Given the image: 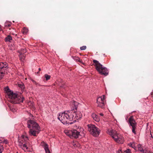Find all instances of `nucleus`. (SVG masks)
<instances>
[{
    "label": "nucleus",
    "instance_id": "412c9836",
    "mask_svg": "<svg viewBox=\"0 0 153 153\" xmlns=\"http://www.w3.org/2000/svg\"><path fill=\"white\" fill-rule=\"evenodd\" d=\"M74 59L75 60H76V61L79 62H80L81 63L82 62L80 60V59L79 57H74Z\"/></svg>",
    "mask_w": 153,
    "mask_h": 153
},
{
    "label": "nucleus",
    "instance_id": "393cba45",
    "mask_svg": "<svg viewBox=\"0 0 153 153\" xmlns=\"http://www.w3.org/2000/svg\"><path fill=\"white\" fill-rule=\"evenodd\" d=\"M3 150L2 146L0 144V153H1Z\"/></svg>",
    "mask_w": 153,
    "mask_h": 153
},
{
    "label": "nucleus",
    "instance_id": "c85d7f7f",
    "mask_svg": "<svg viewBox=\"0 0 153 153\" xmlns=\"http://www.w3.org/2000/svg\"><path fill=\"white\" fill-rule=\"evenodd\" d=\"M10 110L12 111L13 112H14L15 111V109H14L13 108H11L10 107Z\"/></svg>",
    "mask_w": 153,
    "mask_h": 153
},
{
    "label": "nucleus",
    "instance_id": "0eeeda50",
    "mask_svg": "<svg viewBox=\"0 0 153 153\" xmlns=\"http://www.w3.org/2000/svg\"><path fill=\"white\" fill-rule=\"evenodd\" d=\"M88 131L93 136L97 137L99 135L100 132V131L94 125H88Z\"/></svg>",
    "mask_w": 153,
    "mask_h": 153
},
{
    "label": "nucleus",
    "instance_id": "f3484780",
    "mask_svg": "<svg viewBox=\"0 0 153 153\" xmlns=\"http://www.w3.org/2000/svg\"><path fill=\"white\" fill-rule=\"evenodd\" d=\"M11 22L7 21L4 24V26L7 27H9L11 26Z\"/></svg>",
    "mask_w": 153,
    "mask_h": 153
},
{
    "label": "nucleus",
    "instance_id": "5701e85b",
    "mask_svg": "<svg viewBox=\"0 0 153 153\" xmlns=\"http://www.w3.org/2000/svg\"><path fill=\"white\" fill-rule=\"evenodd\" d=\"M20 58L21 60L22 61H23L25 59V56H22V55H20Z\"/></svg>",
    "mask_w": 153,
    "mask_h": 153
},
{
    "label": "nucleus",
    "instance_id": "9d476101",
    "mask_svg": "<svg viewBox=\"0 0 153 153\" xmlns=\"http://www.w3.org/2000/svg\"><path fill=\"white\" fill-rule=\"evenodd\" d=\"M105 95H103L102 96L98 98L97 103V106L101 108H103L105 105Z\"/></svg>",
    "mask_w": 153,
    "mask_h": 153
},
{
    "label": "nucleus",
    "instance_id": "4468645a",
    "mask_svg": "<svg viewBox=\"0 0 153 153\" xmlns=\"http://www.w3.org/2000/svg\"><path fill=\"white\" fill-rule=\"evenodd\" d=\"M91 117L95 121L99 122L100 120V118L99 117L95 114L93 113L91 114Z\"/></svg>",
    "mask_w": 153,
    "mask_h": 153
},
{
    "label": "nucleus",
    "instance_id": "6ab92c4d",
    "mask_svg": "<svg viewBox=\"0 0 153 153\" xmlns=\"http://www.w3.org/2000/svg\"><path fill=\"white\" fill-rule=\"evenodd\" d=\"M26 52V51L25 49H21L20 51L19 52L20 53V55H21L23 54H24Z\"/></svg>",
    "mask_w": 153,
    "mask_h": 153
},
{
    "label": "nucleus",
    "instance_id": "2f4dec72",
    "mask_svg": "<svg viewBox=\"0 0 153 153\" xmlns=\"http://www.w3.org/2000/svg\"><path fill=\"white\" fill-rule=\"evenodd\" d=\"M32 81L33 82V83H34L35 84L36 83V82L35 81H34V80H32Z\"/></svg>",
    "mask_w": 153,
    "mask_h": 153
},
{
    "label": "nucleus",
    "instance_id": "ddd939ff",
    "mask_svg": "<svg viewBox=\"0 0 153 153\" xmlns=\"http://www.w3.org/2000/svg\"><path fill=\"white\" fill-rule=\"evenodd\" d=\"M41 145L44 147L46 153H51L49 149L48 146L47 144L43 142L41 143Z\"/></svg>",
    "mask_w": 153,
    "mask_h": 153
},
{
    "label": "nucleus",
    "instance_id": "2eb2a0df",
    "mask_svg": "<svg viewBox=\"0 0 153 153\" xmlns=\"http://www.w3.org/2000/svg\"><path fill=\"white\" fill-rule=\"evenodd\" d=\"M65 133L67 136L72 138V130H65Z\"/></svg>",
    "mask_w": 153,
    "mask_h": 153
},
{
    "label": "nucleus",
    "instance_id": "c756f323",
    "mask_svg": "<svg viewBox=\"0 0 153 153\" xmlns=\"http://www.w3.org/2000/svg\"><path fill=\"white\" fill-rule=\"evenodd\" d=\"M131 146L133 148H134V149H135V146H134V144H131Z\"/></svg>",
    "mask_w": 153,
    "mask_h": 153
},
{
    "label": "nucleus",
    "instance_id": "cd10ccee",
    "mask_svg": "<svg viewBox=\"0 0 153 153\" xmlns=\"http://www.w3.org/2000/svg\"><path fill=\"white\" fill-rule=\"evenodd\" d=\"M3 143L7 144L8 143V141L7 140H5L3 141Z\"/></svg>",
    "mask_w": 153,
    "mask_h": 153
},
{
    "label": "nucleus",
    "instance_id": "72a5a7b5",
    "mask_svg": "<svg viewBox=\"0 0 153 153\" xmlns=\"http://www.w3.org/2000/svg\"><path fill=\"white\" fill-rule=\"evenodd\" d=\"M35 84L36 85H39V84L38 83H37L36 84Z\"/></svg>",
    "mask_w": 153,
    "mask_h": 153
},
{
    "label": "nucleus",
    "instance_id": "f03ea898",
    "mask_svg": "<svg viewBox=\"0 0 153 153\" xmlns=\"http://www.w3.org/2000/svg\"><path fill=\"white\" fill-rule=\"evenodd\" d=\"M73 112L70 110L65 111L64 112L60 113L58 117V119L63 124H71L73 117Z\"/></svg>",
    "mask_w": 153,
    "mask_h": 153
},
{
    "label": "nucleus",
    "instance_id": "dca6fc26",
    "mask_svg": "<svg viewBox=\"0 0 153 153\" xmlns=\"http://www.w3.org/2000/svg\"><path fill=\"white\" fill-rule=\"evenodd\" d=\"M12 39V37L10 35H8L5 38V40L6 42H11Z\"/></svg>",
    "mask_w": 153,
    "mask_h": 153
},
{
    "label": "nucleus",
    "instance_id": "1a4fd4ad",
    "mask_svg": "<svg viewBox=\"0 0 153 153\" xmlns=\"http://www.w3.org/2000/svg\"><path fill=\"white\" fill-rule=\"evenodd\" d=\"M128 122L130 126L132 127V132L134 133V134H136V132L135 131V129L136 128L137 123L132 116H131L130 117L128 120Z\"/></svg>",
    "mask_w": 153,
    "mask_h": 153
},
{
    "label": "nucleus",
    "instance_id": "7ed1b4c3",
    "mask_svg": "<svg viewBox=\"0 0 153 153\" xmlns=\"http://www.w3.org/2000/svg\"><path fill=\"white\" fill-rule=\"evenodd\" d=\"M27 127L30 128L32 127V129L30 128L29 131V134L31 136H36L39 133L40 127L37 123L33 120H30L27 122Z\"/></svg>",
    "mask_w": 153,
    "mask_h": 153
},
{
    "label": "nucleus",
    "instance_id": "f257e3e1",
    "mask_svg": "<svg viewBox=\"0 0 153 153\" xmlns=\"http://www.w3.org/2000/svg\"><path fill=\"white\" fill-rule=\"evenodd\" d=\"M4 90L7 93L9 98V101L10 102L14 104H17L23 102L24 98L21 94L19 93L17 94L14 93L13 91H10L8 87L5 88Z\"/></svg>",
    "mask_w": 153,
    "mask_h": 153
},
{
    "label": "nucleus",
    "instance_id": "bb28decb",
    "mask_svg": "<svg viewBox=\"0 0 153 153\" xmlns=\"http://www.w3.org/2000/svg\"><path fill=\"white\" fill-rule=\"evenodd\" d=\"M19 86L22 89L24 88V85L23 84H19Z\"/></svg>",
    "mask_w": 153,
    "mask_h": 153
},
{
    "label": "nucleus",
    "instance_id": "aec40b11",
    "mask_svg": "<svg viewBox=\"0 0 153 153\" xmlns=\"http://www.w3.org/2000/svg\"><path fill=\"white\" fill-rule=\"evenodd\" d=\"M138 147L139 151L141 152L144 153V150H143V149L141 147V145H138Z\"/></svg>",
    "mask_w": 153,
    "mask_h": 153
},
{
    "label": "nucleus",
    "instance_id": "39448f33",
    "mask_svg": "<svg viewBox=\"0 0 153 153\" xmlns=\"http://www.w3.org/2000/svg\"><path fill=\"white\" fill-rule=\"evenodd\" d=\"M73 105H74V108L70 110L71 111H72L73 113V120L74 122H76V120L80 119L82 117V113L79 111H77V102L75 101H74L72 103Z\"/></svg>",
    "mask_w": 153,
    "mask_h": 153
},
{
    "label": "nucleus",
    "instance_id": "4be33fe9",
    "mask_svg": "<svg viewBox=\"0 0 153 153\" xmlns=\"http://www.w3.org/2000/svg\"><path fill=\"white\" fill-rule=\"evenodd\" d=\"M45 76L46 80H48L50 79L51 76L50 75H48L47 74H45Z\"/></svg>",
    "mask_w": 153,
    "mask_h": 153
},
{
    "label": "nucleus",
    "instance_id": "20e7f679",
    "mask_svg": "<svg viewBox=\"0 0 153 153\" xmlns=\"http://www.w3.org/2000/svg\"><path fill=\"white\" fill-rule=\"evenodd\" d=\"M93 62L94 64L96 70L101 75L105 76H107L108 74V71L105 67H103L99 62L97 60H94Z\"/></svg>",
    "mask_w": 153,
    "mask_h": 153
},
{
    "label": "nucleus",
    "instance_id": "9b49d317",
    "mask_svg": "<svg viewBox=\"0 0 153 153\" xmlns=\"http://www.w3.org/2000/svg\"><path fill=\"white\" fill-rule=\"evenodd\" d=\"M79 130H72V138H77L79 137V136H81L82 132L81 131V130L80 131H79Z\"/></svg>",
    "mask_w": 153,
    "mask_h": 153
},
{
    "label": "nucleus",
    "instance_id": "f8f14e48",
    "mask_svg": "<svg viewBox=\"0 0 153 153\" xmlns=\"http://www.w3.org/2000/svg\"><path fill=\"white\" fill-rule=\"evenodd\" d=\"M28 140V138L27 136H25L24 135H22L21 138L19 140V145L22 146L23 143H26Z\"/></svg>",
    "mask_w": 153,
    "mask_h": 153
},
{
    "label": "nucleus",
    "instance_id": "a211bd4d",
    "mask_svg": "<svg viewBox=\"0 0 153 153\" xmlns=\"http://www.w3.org/2000/svg\"><path fill=\"white\" fill-rule=\"evenodd\" d=\"M21 147H22L24 150H27L28 149L26 143H23V145Z\"/></svg>",
    "mask_w": 153,
    "mask_h": 153
},
{
    "label": "nucleus",
    "instance_id": "f704fd0d",
    "mask_svg": "<svg viewBox=\"0 0 153 153\" xmlns=\"http://www.w3.org/2000/svg\"><path fill=\"white\" fill-rule=\"evenodd\" d=\"M39 71H40L41 70V69L40 68H39Z\"/></svg>",
    "mask_w": 153,
    "mask_h": 153
},
{
    "label": "nucleus",
    "instance_id": "7c9ffc66",
    "mask_svg": "<svg viewBox=\"0 0 153 153\" xmlns=\"http://www.w3.org/2000/svg\"><path fill=\"white\" fill-rule=\"evenodd\" d=\"M10 49L11 50H13L15 49V48L13 46H12V47H10Z\"/></svg>",
    "mask_w": 153,
    "mask_h": 153
},
{
    "label": "nucleus",
    "instance_id": "423d86ee",
    "mask_svg": "<svg viewBox=\"0 0 153 153\" xmlns=\"http://www.w3.org/2000/svg\"><path fill=\"white\" fill-rule=\"evenodd\" d=\"M108 132L116 142L119 143H123L124 139L121 135L118 134L116 131L113 130H108Z\"/></svg>",
    "mask_w": 153,
    "mask_h": 153
},
{
    "label": "nucleus",
    "instance_id": "a878e982",
    "mask_svg": "<svg viewBox=\"0 0 153 153\" xmlns=\"http://www.w3.org/2000/svg\"><path fill=\"white\" fill-rule=\"evenodd\" d=\"M125 152L126 153H131L130 150L128 149H127Z\"/></svg>",
    "mask_w": 153,
    "mask_h": 153
},
{
    "label": "nucleus",
    "instance_id": "6e6552de",
    "mask_svg": "<svg viewBox=\"0 0 153 153\" xmlns=\"http://www.w3.org/2000/svg\"><path fill=\"white\" fill-rule=\"evenodd\" d=\"M8 64L5 62H0V79H2L4 76L6 71L8 68Z\"/></svg>",
    "mask_w": 153,
    "mask_h": 153
},
{
    "label": "nucleus",
    "instance_id": "b1692460",
    "mask_svg": "<svg viewBox=\"0 0 153 153\" xmlns=\"http://www.w3.org/2000/svg\"><path fill=\"white\" fill-rule=\"evenodd\" d=\"M86 48V47L85 46H83L82 47H80V49L81 50H84Z\"/></svg>",
    "mask_w": 153,
    "mask_h": 153
},
{
    "label": "nucleus",
    "instance_id": "473e14b6",
    "mask_svg": "<svg viewBox=\"0 0 153 153\" xmlns=\"http://www.w3.org/2000/svg\"><path fill=\"white\" fill-rule=\"evenodd\" d=\"M100 115L101 116H103V114L102 113H101L100 114Z\"/></svg>",
    "mask_w": 153,
    "mask_h": 153
},
{
    "label": "nucleus",
    "instance_id": "c9c22d12",
    "mask_svg": "<svg viewBox=\"0 0 153 153\" xmlns=\"http://www.w3.org/2000/svg\"><path fill=\"white\" fill-rule=\"evenodd\" d=\"M17 153H18V152H17Z\"/></svg>",
    "mask_w": 153,
    "mask_h": 153
}]
</instances>
